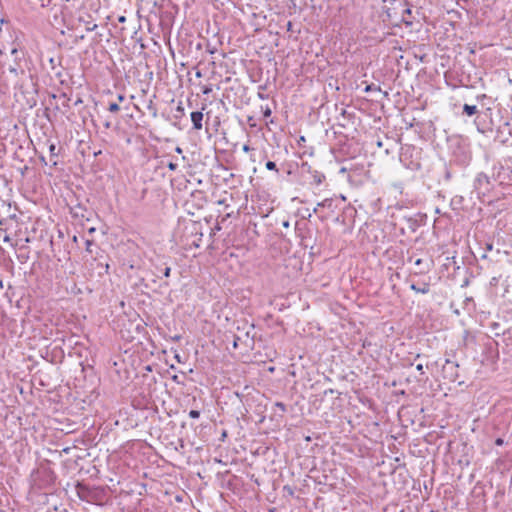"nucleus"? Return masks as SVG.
Wrapping results in <instances>:
<instances>
[{
	"label": "nucleus",
	"mask_w": 512,
	"mask_h": 512,
	"mask_svg": "<svg viewBox=\"0 0 512 512\" xmlns=\"http://www.w3.org/2000/svg\"><path fill=\"white\" fill-rule=\"evenodd\" d=\"M384 10L387 20L394 25L404 23L407 26H411L413 23L412 20H408L405 17V13H410L409 5L405 0H396L390 3V5H385Z\"/></svg>",
	"instance_id": "1"
},
{
	"label": "nucleus",
	"mask_w": 512,
	"mask_h": 512,
	"mask_svg": "<svg viewBox=\"0 0 512 512\" xmlns=\"http://www.w3.org/2000/svg\"><path fill=\"white\" fill-rule=\"evenodd\" d=\"M203 113L201 111H195L191 113V121L195 130L202 129Z\"/></svg>",
	"instance_id": "2"
},
{
	"label": "nucleus",
	"mask_w": 512,
	"mask_h": 512,
	"mask_svg": "<svg viewBox=\"0 0 512 512\" xmlns=\"http://www.w3.org/2000/svg\"><path fill=\"white\" fill-rule=\"evenodd\" d=\"M410 288L413 291L421 294H427L430 290L429 285L427 283H423L421 287H418L416 284H411Z\"/></svg>",
	"instance_id": "3"
},
{
	"label": "nucleus",
	"mask_w": 512,
	"mask_h": 512,
	"mask_svg": "<svg viewBox=\"0 0 512 512\" xmlns=\"http://www.w3.org/2000/svg\"><path fill=\"white\" fill-rule=\"evenodd\" d=\"M477 112H478L477 106L464 104V106H463V113H465L466 115L473 116Z\"/></svg>",
	"instance_id": "4"
},
{
	"label": "nucleus",
	"mask_w": 512,
	"mask_h": 512,
	"mask_svg": "<svg viewBox=\"0 0 512 512\" xmlns=\"http://www.w3.org/2000/svg\"><path fill=\"white\" fill-rule=\"evenodd\" d=\"M333 200L330 198L324 199L322 202H319L317 206L313 209L314 213L318 212L319 208L327 207L330 208L332 206Z\"/></svg>",
	"instance_id": "5"
},
{
	"label": "nucleus",
	"mask_w": 512,
	"mask_h": 512,
	"mask_svg": "<svg viewBox=\"0 0 512 512\" xmlns=\"http://www.w3.org/2000/svg\"><path fill=\"white\" fill-rule=\"evenodd\" d=\"M184 116V107L182 106V103L180 102L178 106L176 107L174 118L180 119Z\"/></svg>",
	"instance_id": "6"
},
{
	"label": "nucleus",
	"mask_w": 512,
	"mask_h": 512,
	"mask_svg": "<svg viewBox=\"0 0 512 512\" xmlns=\"http://www.w3.org/2000/svg\"><path fill=\"white\" fill-rule=\"evenodd\" d=\"M11 54L14 56L15 61L17 62L18 60L21 59V56L23 55V52L19 51L17 48H13L11 50Z\"/></svg>",
	"instance_id": "7"
},
{
	"label": "nucleus",
	"mask_w": 512,
	"mask_h": 512,
	"mask_svg": "<svg viewBox=\"0 0 512 512\" xmlns=\"http://www.w3.org/2000/svg\"><path fill=\"white\" fill-rule=\"evenodd\" d=\"M261 110H262V112H263V116H264L265 118L270 117V116H271V114H272V110H271V108H270L268 105H266L265 107H264V106H261Z\"/></svg>",
	"instance_id": "8"
},
{
	"label": "nucleus",
	"mask_w": 512,
	"mask_h": 512,
	"mask_svg": "<svg viewBox=\"0 0 512 512\" xmlns=\"http://www.w3.org/2000/svg\"><path fill=\"white\" fill-rule=\"evenodd\" d=\"M85 25H86V31H88V32L94 31L97 28V24H95L91 21H86Z\"/></svg>",
	"instance_id": "9"
},
{
	"label": "nucleus",
	"mask_w": 512,
	"mask_h": 512,
	"mask_svg": "<svg viewBox=\"0 0 512 512\" xmlns=\"http://www.w3.org/2000/svg\"><path fill=\"white\" fill-rule=\"evenodd\" d=\"M108 110L112 113H117L120 110V107L117 103H110Z\"/></svg>",
	"instance_id": "10"
},
{
	"label": "nucleus",
	"mask_w": 512,
	"mask_h": 512,
	"mask_svg": "<svg viewBox=\"0 0 512 512\" xmlns=\"http://www.w3.org/2000/svg\"><path fill=\"white\" fill-rule=\"evenodd\" d=\"M187 357H188V354H174V358H175L178 362L186 361V360H187Z\"/></svg>",
	"instance_id": "11"
},
{
	"label": "nucleus",
	"mask_w": 512,
	"mask_h": 512,
	"mask_svg": "<svg viewBox=\"0 0 512 512\" xmlns=\"http://www.w3.org/2000/svg\"><path fill=\"white\" fill-rule=\"evenodd\" d=\"M325 178L324 175L322 174H316L314 175V182L317 184V185H320L323 181V179Z\"/></svg>",
	"instance_id": "12"
},
{
	"label": "nucleus",
	"mask_w": 512,
	"mask_h": 512,
	"mask_svg": "<svg viewBox=\"0 0 512 512\" xmlns=\"http://www.w3.org/2000/svg\"><path fill=\"white\" fill-rule=\"evenodd\" d=\"M265 166H266V168L268 170H275V171H277L276 164L273 161H267Z\"/></svg>",
	"instance_id": "13"
},
{
	"label": "nucleus",
	"mask_w": 512,
	"mask_h": 512,
	"mask_svg": "<svg viewBox=\"0 0 512 512\" xmlns=\"http://www.w3.org/2000/svg\"><path fill=\"white\" fill-rule=\"evenodd\" d=\"M189 416L193 419H197L200 416V413L197 410H191L189 412Z\"/></svg>",
	"instance_id": "14"
},
{
	"label": "nucleus",
	"mask_w": 512,
	"mask_h": 512,
	"mask_svg": "<svg viewBox=\"0 0 512 512\" xmlns=\"http://www.w3.org/2000/svg\"><path fill=\"white\" fill-rule=\"evenodd\" d=\"M211 92H212V87H211V86H204V87L202 88V93H203L204 95H208V94H210Z\"/></svg>",
	"instance_id": "15"
},
{
	"label": "nucleus",
	"mask_w": 512,
	"mask_h": 512,
	"mask_svg": "<svg viewBox=\"0 0 512 512\" xmlns=\"http://www.w3.org/2000/svg\"><path fill=\"white\" fill-rule=\"evenodd\" d=\"M93 245H94L93 241L87 240L86 241V251H88L89 253H92L91 246H93Z\"/></svg>",
	"instance_id": "16"
},
{
	"label": "nucleus",
	"mask_w": 512,
	"mask_h": 512,
	"mask_svg": "<svg viewBox=\"0 0 512 512\" xmlns=\"http://www.w3.org/2000/svg\"><path fill=\"white\" fill-rule=\"evenodd\" d=\"M40 1V6L41 7H48L51 3V0H39Z\"/></svg>",
	"instance_id": "17"
},
{
	"label": "nucleus",
	"mask_w": 512,
	"mask_h": 512,
	"mask_svg": "<svg viewBox=\"0 0 512 512\" xmlns=\"http://www.w3.org/2000/svg\"><path fill=\"white\" fill-rule=\"evenodd\" d=\"M168 169L171 171H175L177 169V164L174 162H169L167 165Z\"/></svg>",
	"instance_id": "18"
},
{
	"label": "nucleus",
	"mask_w": 512,
	"mask_h": 512,
	"mask_svg": "<svg viewBox=\"0 0 512 512\" xmlns=\"http://www.w3.org/2000/svg\"><path fill=\"white\" fill-rule=\"evenodd\" d=\"M54 354H49V353H46L45 356H42L44 359H46L47 361H50V362H54V358H53Z\"/></svg>",
	"instance_id": "19"
},
{
	"label": "nucleus",
	"mask_w": 512,
	"mask_h": 512,
	"mask_svg": "<svg viewBox=\"0 0 512 512\" xmlns=\"http://www.w3.org/2000/svg\"><path fill=\"white\" fill-rule=\"evenodd\" d=\"M9 71L15 74L16 76L19 74L17 66H10Z\"/></svg>",
	"instance_id": "20"
},
{
	"label": "nucleus",
	"mask_w": 512,
	"mask_h": 512,
	"mask_svg": "<svg viewBox=\"0 0 512 512\" xmlns=\"http://www.w3.org/2000/svg\"><path fill=\"white\" fill-rule=\"evenodd\" d=\"M276 406H277L279 409H281L282 411H286V406H285V404H284V403H282V402H277V403H276Z\"/></svg>",
	"instance_id": "21"
},
{
	"label": "nucleus",
	"mask_w": 512,
	"mask_h": 512,
	"mask_svg": "<svg viewBox=\"0 0 512 512\" xmlns=\"http://www.w3.org/2000/svg\"><path fill=\"white\" fill-rule=\"evenodd\" d=\"M170 272H171V268H170V267H166V268L164 269L163 275H164L165 277H169V276H170Z\"/></svg>",
	"instance_id": "22"
},
{
	"label": "nucleus",
	"mask_w": 512,
	"mask_h": 512,
	"mask_svg": "<svg viewBox=\"0 0 512 512\" xmlns=\"http://www.w3.org/2000/svg\"><path fill=\"white\" fill-rule=\"evenodd\" d=\"M504 441L502 438H497L496 441H495V444L498 445V446H501L503 445Z\"/></svg>",
	"instance_id": "23"
},
{
	"label": "nucleus",
	"mask_w": 512,
	"mask_h": 512,
	"mask_svg": "<svg viewBox=\"0 0 512 512\" xmlns=\"http://www.w3.org/2000/svg\"><path fill=\"white\" fill-rule=\"evenodd\" d=\"M492 249H493L492 243H487L486 244V251H491Z\"/></svg>",
	"instance_id": "24"
},
{
	"label": "nucleus",
	"mask_w": 512,
	"mask_h": 512,
	"mask_svg": "<svg viewBox=\"0 0 512 512\" xmlns=\"http://www.w3.org/2000/svg\"><path fill=\"white\" fill-rule=\"evenodd\" d=\"M437 363H438L437 361H436V362H434V363L426 362V367L429 369V368H431L432 366L437 365Z\"/></svg>",
	"instance_id": "25"
},
{
	"label": "nucleus",
	"mask_w": 512,
	"mask_h": 512,
	"mask_svg": "<svg viewBox=\"0 0 512 512\" xmlns=\"http://www.w3.org/2000/svg\"><path fill=\"white\" fill-rule=\"evenodd\" d=\"M258 97L260 99H266L267 98V95L263 94V93H258Z\"/></svg>",
	"instance_id": "26"
},
{
	"label": "nucleus",
	"mask_w": 512,
	"mask_h": 512,
	"mask_svg": "<svg viewBox=\"0 0 512 512\" xmlns=\"http://www.w3.org/2000/svg\"><path fill=\"white\" fill-rule=\"evenodd\" d=\"M55 148H56V147H55V145H53V144L50 146V152H51V154H55V152H54V151H55Z\"/></svg>",
	"instance_id": "27"
},
{
	"label": "nucleus",
	"mask_w": 512,
	"mask_h": 512,
	"mask_svg": "<svg viewBox=\"0 0 512 512\" xmlns=\"http://www.w3.org/2000/svg\"><path fill=\"white\" fill-rule=\"evenodd\" d=\"M118 21H119V22H122V23H123V22H125V21H126L125 16H120V17L118 18Z\"/></svg>",
	"instance_id": "28"
},
{
	"label": "nucleus",
	"mask_w": 512,
	"mask_h": 512,
	"mask_svg": "<svg viewBox=\"0 0 512 512\" xmlns=\"http://www.w3.org/2000/svg\"><path fill=\"white\" fill-rule=\"evenodd\" d=\"M250 150V147L248 145L243 146V151L248 152Z\"/></svg>",
	"instance_id": "29"
},
{
	"label": "nucleus",
	"mask_w": 512,
	"mask_h": 512,
	"mask_svg": "<svg viewBox=\"0 0 512 512\" xmlns=\"http://www.w3.org/2000/svg\"><path fill=\"white\" fill-rule=\"evenodd\" d=\"M421 264H422V259H417V260L415 261V265L419 266V265H421Z\"/></svg>",
	"instance_id": "30"
},
{
	"label": "nucleus",
	"mask_w": 512,
	"mask_h": 512,
	"mask_svg": "<svg viewBox=\"0 0 512 512\" xmlns=\"http://www.w3.org/2000/svg\"><path fill=\"white\" fill-rule=\"evenodd\" d=\"M416 369L419 370V371H422L423 370V365L422 364H418L416 366Z\"/></svg>",
	"instance_id": "31"
},
{
	"label": "nucleus",
	"mask_w": 512,
	"mask_h": 512,
	"mask_svg": "<svg viewBox=\"0 0 512 512\" xmlns=\"http://www.w3.org/2000/svg\"><path fill=\"white\" fill-rule=\"evenodd\" d=\"M124 98H125V97H124L123 95H121V94H119V95H118V100H119V101H123V100H124Z\"/></svg>",
	"instance_id": "32"
},
{
	"label": "nucleus",
	"mask_w": 512,
	"mask_h": 512,
	"mask_svg": "<svg viewBox=\"0 0 512 512\" xmlns=\"http://www.w3.org/2000/svg\"><path fill=\"white\" fill-rule=\"evenodd\" d=\"M175 151H176L177 153H179V154H181V153H182V149H181L180 147H176Z\"/></svg>",
	"instance_id": "33"
},
{
	"label": "nucleus",
	"mask_w": 512,
	"mask_h": 512,
	"mask_svg": "<svg viewBox=\"0 0 512 512\" xmlns=\"http://www.w3.org/2000/svg\"><path fill=\"white\" fill-rule=\"evenodd\" d=\"M410 16H411V12H410V13H405V17H406L408 20H411V19H410Z\"/></svg>",
	"instance_id": "34"
},
{
	"label": "nucleus",
	"mask_w": 512,
	"mask_h": 512,
	"mask_svg": "<svg viewBox=\"0 0 512 512\" xmlns=\"http://www.w3.org/2000/svg\"><path fill=\"white\" fill-rule=\"evenodd\" d=\"M365 90H366V91H370V90H372V85H368V86L366 87V89H365Z\"/></svg>",
	"instance_id": "35"
},
{
	"label": "nucleus",
	"mask_w": 512,
	"mask_h": 512,
	"mask_svg": "<svg viewBox=\"0 0 512 512\" xmlns=\"http://www.w3.org/2000/svg\"><path fill=\"white\" fill-rule=\"evenodd\" d=\"M283 226H284V227H288V226H289V222H288V221H285V222L283 223Z\"/></svg>",
	"instance_id": "36"
},
{
	"label": "nucleus",
	"mask_w": 512,
	"mask_h": 512,
	"mask_svg": "<svg viewBox=\"0 0 512 512\" xmlns=\"http://www.w3.org/2000/svg\"><path fill=\"white\" fill-rule=\"evenodd\" d=\"M196 76H197V77H201V76H202L201 72H200V71H197V72H196Z\"/></svg>",
	"instance_id": "37"
},
{
	"label": "nucleus",
	"mask_w": 512,
	"mask_h": 512,
	"mask_svg": "<svg viewBox=\"0 0 512 512\" xmlns=\"http://www.w3.org/2000/svg\"><path fill=\"white\" fill-rule=\"evenodd\" d=\"M288 29H291V26H292V23L291 22H288Z\"/></svg>",
	"instance_id": "38"
},
{
	"label": "nucleus",
	"mask_w": 512,
	"mask_h": 512,
	"mask_svg": "<svg viewBox=\"0 0 512 512\" xmlns=\"http://www.w3.org/2000/svg\"><path fill=\"white\" fill-rule=\"evenodd\" d=\"M233 347H234V348H236V347H237V343H236V341H235V340L233 341Z\"/></svg>",
	"instance_id": "39"
},
{
	"label": "nucleus",
	"mask_w": 512,
	"mask_h": 512,
	"mask_svg": "<svg viewBox=\"0 0 512 512\" xmlns=\"http://www.w3.org/2000/svg\"><path fill=\"white\" fill-rule=\"evenodd\" d=\"M105 127H106V128H109V127H110V123H109V122H107V123L105 124Z\"/></svg>",
	"instance_id": "40"
}]
</instances>
